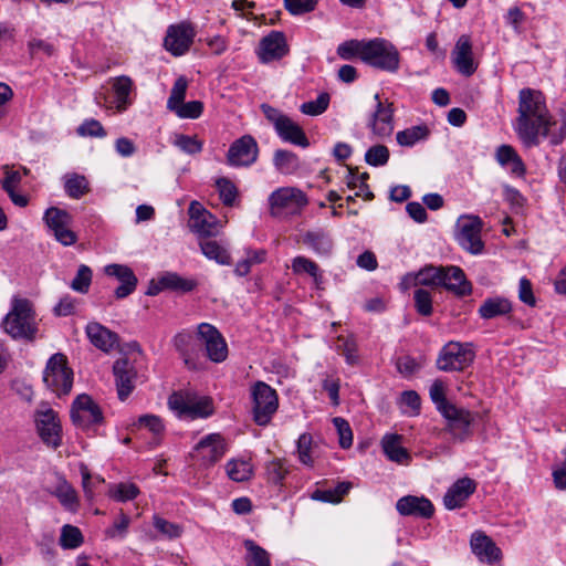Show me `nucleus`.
<instances>
[{
  "label": "nucleus",
  "instance_id": "3c124183",
  "mask_svg": "<svg viewBox=\"0 0 566 566\" xmlns=\"http://www.w3.org/2000/svg\"><path fill=\"white\" fill-rule=\"evenodd\" d=\"M92 270L85 265L81 264L77 269V273L71 283L72 290L78 293H87L92 283Z\"/></svg>",
  "mask_w": 566,
  "mask_h": 566
},
{
  "label": "nucleus",
  "instance_id": "c756f323",
  "mask_svg": "<svg viewBox=\"0 0 566 566\" xmlns=\"http://www.w3.org/2000/svg\"><path fill=\"white\" fill-rule=\"evenodd\" d=\"M303 243L318 255L328 256L333 251V240L323 230L307 231L303 235Z\"/></svg>",
  "mask_w": 566,
  "mask_h": 566
},
{
  "label": "nucleus",
  "instance_id": "a878e982",
  "mask_svg": "<svg viewBox=\"0 0 566 566\" xmlns=\"http://www.w3.org/2000/svg\"><path fill=\"white\" fill-rule=\"evenodd\" d=\"M118 398L124 401L134 389L136 371L127 359H118L113 366Z\"/></svg>",
  "mask_w": 566,
  "mask_h": 566
},
{
  "label": "nucleus",
  "instance_id": "5701e85b",
  "mask_svg": "<svg viewBox=\"0 0 566 566\" xmlns=\"http://www.w3.org/2000/svg\"><path fill=\"white\" fill-rule=\"evenodd\" d=\"M190 229L200 237H211L217 234V219L208 210L201 208L198 202H192L189 208Z\"/></svg>",
  "mask_w": 566,
  "mask_h": 566
},
{
  "label": "nucleus",
  "instance_id": "bb28decb",
  "mask_svg": "<svg viewBox=\"0 0 566 566\" xmlns=\"http://www.w3.org/2000/svg\"><path fill=\"white\" fill-rule=\"evenodd\" d=\"M86 334L91 343L103 352L113 349L117 343V335L98 323H90Z\"/></svg>",
  "mask_w": 566,
  "mask_h": 566
},
{
  "label": "nucleus",
  "instance_id": "2eb2a0df",
  "mask_svg": "<svg viewBox=\"0 0 566 566\" xmlns=\"http://www.w3.org/2000/svg\"><path fill=\"white\" fill-rule=\"evenodd\" d=\"M459 244L471 254H480L484 243L481 240L482 220L479 217H463L459 220Z\"/></svg>",
  "mask_w": 566,
  "mask_h": 566
},
{
  "label": "nucleus",
  "instance_id": "603ef678",
  "mask_svg": "<svg viewBox=\"0 0 566 566\" xmlns=\"http://www.w3.org/2000/svg\"><path fill=\"white\" fill-rule=\"evenodd\" d=\"M389 156V149L385 145H375L366 151L365 160L368 165L378 167L386 165Z\"/></svg>",
  "mask_w": 566,
  "mask_h": 566
},
{
  "label": "nucleus",
  "instance_id": "49530a36",
  "mask_svg": "<svg viewBox=\"0 0 566 566\" xmlns=\"http://www.w3.org/2000/svg\"><path fill=\"white\" fill-rule=\"evenodd\" d=\"M216 187L222 203L227 207H232L238 197V188L235 185L230 179L221 177L217 179Z\"/></svg>",
  "mask_w": 566,
  "mask_h": 566
},
{
  "label": "nucleus",
  "instance_id": "ea45409f",
  "mask_svg": "<svg viewBox=\"0 0 566 566\" xmlns=\"http://www.w3.org/2000/svg\"><path fill=\"white\" fill-rule=\"evenodd\" d=\"M64 189L69 197L80 199L88 192V181L84 176L73 174L64 177Z\"/></svg>",
  "mask_w": 566,
  "mask_h": 566
},
{
  "label": "nucleus",
  "instance_id": "58836bf2",
  "mask_svg": "<svg viewBox=\"0 0 566 566\" xmlns=\"http://www.w3.org/2000/svg\"><path fill=\"white\" fill-rule=\"evenodd\" d=\"M200 249L208 259L214 260L219 264L229 265L231 263V258L227 249L214 240L201 241Z\"/></svg>",
  "mask_w": 566,
  "mask_h": 566
},
{
  "label": "nucleus",
  "instance_id": "e433bc0d",
  "mask_svg": "<svg viewBox=\"0 0 566 566\" xmlns=\"http://www.w3.org/2000/svg\"><path fill=\"white\" fill-rule=\"evenodd\" d=\"M245 547V564L247 566H271L270 554L252 539L243 542Z\"/></svg>",
  "mask_w": 566,
  "mask_h": 566
},
{
  "label": "nucleus",
  "instance_id": "4be33fe9",
  "mask_svg": "<svg viewBox=\"0 0 566 566\" xmlns=\"http://www.w3.org/2000/svg\"><path fill=\"white\" fill-rule=\"evenodd\" d=\"M396 509L400 515L430 518L434 513V507L430 500L424 496L406 495L396 503Z\"/></svg>",
  "mask_w": 566,
  "mask_h": 566
},
{
  "label": "nucleus",
  "instance_id": "7c9ffc66",
  "mask_svg": "<svg viewBox=\"0 0 566 566\" xmlns=\"http://www.w3.org/2000/svg\"><path fill=\"white\" fill-rule=\"evenodd\" d=\"M174 346L189 368H196V340L190 333L181 332L174 337Z\"/></svg>",
  "mask_w": 566,
  "mask_h": 566
},
{
  "label": "nucleus",
  "instance_id": "b1692460",
  "mask_svg": "<svg viewBox=\"0 0 566 566\" xmlns=\"http://www.w3.org/2000/svg\"><path fill=\"white\" fill-rule=\"evenodd\" d=\"M196 450L206 465H212L226 453L224 440L219 433H210L198 442Z\"/></svg>",
  "mask_w": 566,
  "mask_h": 566
},
{
  "label": "nucleus",
  "instance_id": "0e129e2a",
  "mask_svg": "<svg viewBox=\"0 0 566 566\" xmlns=\"http://www.w3.org/2000/svg\"><path fill=\"white\" fill-rule=\"evenodd\" d=\"M333 423L337 430V433L339 436V446L343 449H348L353 444V432L350 429L349 423L340 418L336 417L333 419Z\"/></svg>",
  "mask_w": 566,
  "mask_h": 566
},
{
  "label": "nucleus",
  "instance_id": "9d476101",
  "mask_svg": "<svg viewBox=\"0 0 566 566\" xmlns=\"http://www.w3.org/2000/svg\"><path fill=\"white\" fill-rule=\"evenodd\" d=\"M441 415L447 420L446 430L454 441L463 442L471 437V424L474 421V416L470 410L452 405L447 407Z\"/></svg>",
  "mask_w": 566,
  "mask_h": 566
},
{
  "label": "nucleus",
  "instance_id": "393cba45",
  "mask_svg": "<svg viewBox=\"0 0 566 566\" xmlns=\"http://www.w3.org/2000/svg\"><path fill=\"white\" fill-rule=\"evenodd\" d=\"M105 273L120 282V285L115 290L117 298H124L135 291L138 281L133 270L127 265L108 264L105 266Z\"/></svg>",
  "mask_w": 566,
  "mask_h": 566
},
{
  "label": "nucleus",
  "instance_id": "6ab92c4d",
  "mask_svg": "<svg viewBox=\"0 0 566 566\" xmlns=\"http://www.w3.org/2000/svg\"><path fill=\"white\" fill-rule=\"evenodd\" d=\"M470 545L474 555L482 563L494 564L502 557V552L494 541L481 531L472 534Z\"/></svg>",
  "mask_w": 566,
  "mask_h": 566
},
{
  "label": "nucleus",
  "instance_id": "f3484780",
  "mask_svg": "<svg viewBox=\"0 0 566 566\" xmlns=\"http://www.w3.org/2000/svg\"><path fill=\"white\" fill-rule=\"evenodd\" d=\"M375 99L376 109L370 116L368 127L374 135L380 138L388 137L394 132V105L388 102L382 103L378 94L375 95Z\"/></svg>",
  "mask_w": 566,
  "mask_h": 566
},
{
  "label": "nucleus",
  "instance_id": "a211bd4d",
  "mask_svg": "<svg viewBox=\"0 0 566 566\" xmlns=\"http://www.w3.org/2000/svg\"><path fill=\"white\" fill-rule=\"evenodd\" d=\"M289 53V45L283 32L271 31L259 45V59L262 63L281 60Z\"/></svg>",
  "mask_w": 566,
  "mask_h": 566
},
{
  "label": "nucleus",
  "instance_id": "7ed1b4c3",
  "mask_svg": "<svg viewBox=\"0 0 566 566\" xmlns=\"http://www.w3.org/2000/svg\"><path fill=\"white\" fill-rule=\"evenodd\" d=\"M2 326L13 339H35L38 324L32 303L27 298L14 297L10 312L3 318Z\"/></svg>",
  "mask_w": 566,
  "mask_h": 566
},
{
  "label": "nucleus",
  "instance_id": "13d9d810",
  "mask_svg": "<svg viewBox=\"0 0 566 566\" xmlns=\"http://www.w3.org/2000/svg\"><path fill=\"white\" fill-rule=\"evenodd\" d=\"M154 527L165 537L177 538L182 533V527L179 524L169 522L158 515L154 516Z\"/></svg>",
  "mask_w": 566,
  "mask_h": 566
},
{
  "label": "nucleus",
  "instance_id": "4c0bfd02",
  "mask_svg": "<svg viewBox=\"0 0 566 566\" xmlns=\"http://www.w3.org/2000/svg\"><path fill=\"white\" fill-rule=\"evenodd\" d=\"M227 474L235 482H245L253 475V467L248 460L232 459L227 463Z\"/></svg>",
  "mask_w": 566,
  "mask_h": 566
},
{
  "label": "nucleus",
  "instance_id": "2f4dec72",
  "mask_svg": "<svg viewBox=\"0 0 566 566\" xmlns=\"http://www.w3.org/2000/svg\"><path fill=\"white\" fill-rule=\"evenodd\" d=\"M160 284L165 290L177 293H188L197 286L196 280L184 277L176 272H166L161 274Z\"/></svg>",
  "mask_w": 566,
  "mask_h": 566
},
{
  "label": "nucleus",
  "instance_id": "f03ea898",
  "mask_svg": "<svg viewBox=\"0 0 566 566\" xmlns=\"http://www.w3.org/2000/svg\"><path fill=\"white\" fill-rule=\"evenodd\" d=\"M415 284L423 286H443L457 296L469 295L471 283L459 266H426L415 275Z\"/></svg>",
  "mask_w": 566,
  "mask_h": 566
},
{
  "label": "nucleus",
  "instance_id": "338daca9",
  "mask_svg": "<svg viewBox=\"0 0 566 566\" xmlns=\"http://www.w3.org/2000/svg\"><path fill=\"white\" fill-rule=\"evenodd\" d=\"M312 436L303 433L297 440V453L300 461L305 465H312L313 459L311 457Z\"/></svg>",
  "mask_w": 566,
  "mask_h": 566
},
{
  "label": "nucleus",
  "instance_id": "c85d7f7f",
  "mask_svg": "<svg viewBox=\"0 0 566 566\" xmlns=\"http://www.w3.org/2000/svg\"><path fill=\"white\" fill-rule=\"evenodd\" d=\"M275 130L284 142L303 148H306L310 145L308 138L302 127L290 117L285 118Z\"/></svg>",
  "mask_w": 566,
  "mask_h": 566
},
{
  "label": "nucleus",
  "instance_id": "6e6d98bb",
  "mask_svg": "<svg viewBox=\"0 0 566 566\" xmlns=\"http://www.w3.org/2000/svg\"><path fill=\"white\" fill-rule=\"evenodd\" d=\"M416 311L422 316L432 314V296L431 293L423 289H417L413 293Z\"/></svg>",
  "mask_w": 566,
  "mask_h": 566
},
{
  "label": "nucleus",
  "instance_id": "aec40b11",
  "mask_svg": "<svg viewBox=\"0 0 566 566\" xmlns=\"http://www.w3.org/2000/svg\"><path fill=\"white\" fill-rule=\"evenodd\" d=\"M455 69L464 76H471L478 69L473 60L472 43L468 35H461L452 52Z\"/></svg>",
  "mask_w": 566,
  "mask_h": 566
},
{
  "label": "nucleus",
  "instance_id": "09e8293b",
  "mask_svg": "<svg viewBox=\"0 0 566 566\" xmlns=\"http://www.w3.org/2000/svg\"><path fill=\"white\" fill-rule=\"evenodd\" d=\"M189 418H202L212 413V402L208 397H197L191 392V402L189 403Z\"/></svg>",
  "mask_w": 566,
  "mask_h": 566
},
{
  "label": "nucleus",
  "instance_id": "f8f14e48",
  "mask_svg": "<svg viewBox=\"0 0 566 566\" xmlns=\"http://www.w3.org/2000/svg\"><path fill=\"white\" fill-rule=\"evenodd\" d=\"M197 337L205 346L207 357L213 363H222L228 357V346L221 333L211 324L201 323Z\"/></svg>",
  "mask_w": 566,
  "mask_h": 566
},
{
  "label": "nucleus",
  "instance_id": "c9c22d12",
  "mask_svg": "<svg viewBox=\"0 0 566 566\" xmlns=\"http://www.w3.org/2000/svg\"><path fill=\"white\" fill-rule=\"evenodd\" d=\"M512 310L511 303L506 298H488L479 308V314L485 319H491L500 315H505Z\"/></svg>",
  "mask_w": 566,
  "mask_h": 566
},
{
  "label": "nucleus",
  "instance_id": "680f3d73",
  "mask_svg": "<svg viewBox=\"0 0 566 566\" xmlns=\"http://www.w3.org/2000/svg\"><path fill=\"white\" fill-rule=\"evenodd\" d=\"M292 270L296 274L307 273L312 277H314L315 281H317L318 265L314 261H312L305 256L294 258L292 261Z\"/></svg>",
  "mask_w": 566,
  "mask_h": 566
},
{
  "label": "nucleus",
  "instance_id": "423d86ee",
  "mask_svg": "<svg viewBox=\"0 0 566 566\" xmlns=\"http://www.w3.org/2000/svg\"><path fill=\"white\" fill-rule=\"evenodd\" d=\"M43 381L59 397L71 392L73 371L67 366V358L61 353L54 354L46 364Z\"/></svg>",
  "mask_w": 566,
  "mask_h": 566
},
{
  "label": "nucleus",
  "instance_id": "f704fd0d",
  "mask_svg": "<svg viewBox=\"0 0 566 566\" xmlns=\"http://www.w3.org/2000/svg\"><path fill=\"white\" fill-rule=\"evenodd\" d=\"M52 494L59 499L65 510L71 512H75L77 510L78 497L76 491L66 480L60 479Z\"/></svg>",
  "mask_w": 566,
  "mask_h": 566
},
{
  "label": "nucleus",
  "instance_id": "cd10ccee",
  "mask_svg": "<svg viewBox=\"0 0 566 566\" xmlns=\"http://www.w3.org/2000/svg\"><path fill=\"white\" fill-rule=\"evenodd\" d=\"M402 437L396 433L385 434L381 439L382 451L386 457L397 463H406L410 460V454L401 446Z\"/></svg>",
  "mask_w": 566,
  "mask_h": 566
},
{
  "label": "nucleus",
  "instance_id": "5fc2aeb1",
  "mask_svg": "<svg viewBox=\"0 0 566 566\" xmlns=\"http://www.w3.org/2000/svg\"><path fill=\"white\" fill-rule=\"evenodd\" d=\"M329 104V95L322 93L315 101L305 102L301 105V112L306 115L317 116L324 113Z\"/></svg>",
  "mask_w": 566,
  "mask_h": 566
},
{
  "label": "nucleus",
  "instance_id": "de8ad7c7",
  "mask_svg": "<svg viewBox=\"0 0 566 566\" xmlns=\"http://www.w3.org/2000/svg\"><path fill=\"white\" fill-rule=\"evenodd\" d=\"M172 144L188 155L201 153L203 144L196 136L176 134Z\"/></svg>",
  "mask_w": 566,
  "mask_h": 566
},
{
  "label": "nucleus",
  "instance_id": "4d7b16f0",
  "mask_svg": "<svg viewBox=\"0 0 566 566\" xmlns=\"http://www.w3.org/2000/svg\"><path fill=\"white\" fill-rule=\"evenodd\" d=\"M429 395L440 413L443 412L447 407L453 405L446 398L444 385L439 379L434 380L430 386Z\"/></svg>",
  "mask_w": 566,
  "mask_h": 566
},
{
  "label": "nucleus",
  "instance_id": "0eeeda50",
  "mask_svg": "<svg viewBox=\"0 0 566 566\" xmlns=\"http://www.w3.org/2000/svg\"><path fill=\"white\" fill-rule=\"evenodd\" d=\"M474 357L472 344L449 342L438 355L437 367L443 371H461L473 363Z\"/></svg>",
  "mask_w": 566,
  "mask_h": 566
},
{
  "label": "nucleus",
  "instance_id": "39448f33",
  "mask_svg": "<svg viewBox=\"0 0 566 566\" xmlns=\"http://www.w3.org/2000/svg\"><path fill=\"white\" fill-rule=\"evenodd\" d=\"M363 62L375 69L395 73L399 69L400 54L388 40L375 38L366 41Z\"/></svg>",
  "mask_w": 566,
  "mask_h": 566
},
{
  "label": "nucleus",
  "instance_id": "a18cd8bd",
  "mask_svg": "<svg viewBox=\"0 0 566 566\" xmlns=\"http://www.w3.org/2000/svg\"><path fill=\"white\" fill-rule=\"evenodd\" d=\"M190 391H175L168 398L169 408L179 417H189Z\"/></svg>",
  "mask_w": 566,
  "mask_h": 566
},
{
  "label": "nucleus",
  "instance_id": "8fccbe9b",
  "mask_svg": "<svg viewBox=\"0 0 566 566\" xmlns=\"http://www.w3.org/2000/svg\"><path fill=\"white\" fill-rule=\"evenodd\" d=\"M187 87L188 81L185 76H180L175 81L170 96L167 101L168 109L172 111L174 108H177V106L185 101Z\"/></svg>",
  "mask_w": 566,
  "mask_h": 566
},
{
  "label": "nucleus",
  "instance_id": "052dcab7",
  "mask_svg": "<svg viewBox=\"0 0 566 566\" xmlns=\"http://www.w3.org/2000/svg\"><path fill=\"white\" fill-rule=\"evenodd\" d=\"M203 111V104L200 101H191L188 103H181L174 108L172 112L180 118H198Z\"/></svg>",
  "mask_w": 566,
  "mask_h": 566
},
{
  "label": "nucleus",
  "instance_id": "79ce46f5",
  "mask_svg": "<svg viewBox=\"0 0 566 566\" xmlns=\"http://www.w3.org/2000/svg\"><path fill=\"white\" fill-rule=\"evenodd\" d=\"M350 488V482H340L332 490H316L313 493V499L323 502L338 503L342 497L349 492Z\"/></svg>",
  "mask_w": 566,
  "mask_h": 566
},
{
  "label": "nucleus",
  "instance_id": "9b49d317",
  "mask_svg": "<svg viewBox=\"0 0 566 566\" xmlns=\"http://www.w3.org/2000/svg\"><path fill=\"white\" fill-rule=\"evenodd\" d=\"M35 423L42 441L54 449L62 443L61 424L57 413L48 406H41L35 412Z\"/></svg>",
  "mask_w": 566,
  "mask_h": 566
},
{
  "label": "nucleus",
  "instance_id": "bf43d9fd",
  "mask_svg": "<svg viewBox=\"0 0 566 566\" xmlns=\"http://www.w3.org/2000/svg\"><path fill=\"white\" fill-rule=\"evenodd\" d=\"M77 134L83 137H98L106 136V130L103 125L94 118L85 119L76 129Z\"/></svg>",
  "mask_w": 566,
  "mask_h": 566
},
{
  "label": "nucleus",
  "instance_id": "72a5a7b5",
  "mask_svg": "<svg viewBox=\"0 0 566 566\" xmlns=\"http://www.w3.org/2000/svg\"><path fill=\"white\" fill-rule=\"evenodd\" d=\"M429 135V127L426 124H421L398 132L396 140L402 147H412L418 142L426 140Z\"/></svg>",
  "mask_w": 566,
  "mask_h": 566
},
{
  "label": "nucleus",
  "instance_id": "dca6fc26",
  "mask_svg": "<svg viewBox=\"0 0 566 566\" xmlns=\"http://www.w3.org/2000/svg\"><path fill=\"white\" fill-rule=\"evenodd\" d=\"M196 33L190 23L170 25L164 40V45L175 56L185 54L192 44Z\"/></svg>",
  "mask_w": 566,
  "mask_h": 566
},
{
  "label": "nucleus",
  "instance_id": "c03bdc74",
  "mask_svg": "<svg viewBox=\"0 0 566 566\" xmlns=\"http://www.w3.org/2000/svg\"><path fill=\"white\" fill-rule=\"evenodd\" d=\"M83 535L78 527L66 524L61 530L60 545L64 549H74L83 544Z\"/></svg>",
  "mask_w": 566,
  "mask_h": 566
},
{
  "label": "nucleus",
  "instance_id": "f257e3e1",
  "mask_svg": "<svg viewBox=\"0 0 566 566\" xmlns=\"http://www.w3.org/2000/svg\"><path fill=\"white\" fill-rule=\"evenodd\" d=\"M516 133L526 147L537 146L539 136L547 137L551 119L541 92L523 88L518 95Z\"/></svg>",
  "mask_w": 566,
  "mask_h": 566
},
{
  "label": "nucleus",
  "instance_id": "412c9836",
  "mask_svg": "<svg viewBox=\"0 0 566 566\" xmlns=\"http://www.w3.org/2000/svg\"><path fill=\"white\" fill-rule=\"evenodd\" d=\"M476 483L464 476L457 480L443 496V504L448 510L462 507L467 500L474 493Z\"/></svg>",
  "mask_w": 566,
  "mask_h": 566
},
{
  "label": "nucleus",
  "instance_id": "69168bd1",
  "mask_svg": "<svg viewBox=\"0 0 566 566\" xmlns=\"http://www.w3.org/2000/svg\"><path fill=\"white\" fill-rule=\"evenodd\" d=\"M337 349L345 356V359L349 365L357 363V345L354 338H344L339 336Z\"/></svg>",
  "mask_w": 566,
  "mask_h": 566
},
{
  "label": "nucleus",
  "instance_id": "774afa93",
  "mask_svg": "<svg viewBox=\"0 0 566 566\" xmlns=\"http://www.w3.org/2000/svg\"><path fill=\"white\" fill-rule=\"evenodd\" d=\"M286 474L287 469L284 467L282 460H273L266 465L268 480L274 484L281 483Z\"/></svg>",
  "mask_w": 566,
  "mask_h": 566
},
{
  "label": "nucleus",
  "instance_id": "20e7f679",
  "mask_svg": "<svg viewBox=\"0 0 566 566\" xmlns=\"http://www.w3.org/2000/svg\"><path fill=\"white\" fill-rule=\"evenodd\" d=\"M270 214L273 218L286 220L300 216L308 205L304 191L295 187H282L274 190L269 197Z\"/></svg>",
  "mask_w": 566,
  "mask_h": 566
},
{
  "label": "nucleus",
  "instance_id": "6e6552de",
  "mask_svg": "<svg viewBox=\"0 0 566 566\" xmlns=\"http://www.w3.org/2000/svg\"><path fill=\"white\" fill-rule=\"evenodd\" d=\"M253 401V420L259 426H266L279 407L276 391L264 381H256L251 388Z\"/></svg>",
  "mask_w": 566,
  "mask_h": 566
},
{
  "label": "nucleus",
  "instance_id": "864d4df0",
  "mask_svg": "<svg viewBox=\"0 0 566 566\" xmlns=\"http://www.w3.org/2000/svg\"><path fill=\"white\" fill-rule=\"evenodd\" d=\"M130 524V518L123 511L119 512L118 517L114 521L113 525L105 530V535L108 538H124L127 534Z\"/></svg>",
  "mask_w": 566,
  "mask_h": 566
},
{
  "label": "nucleus",
  "instance_id": "ddd939ff",
  "mask_svg": "<svg viewBox=\"0 0 566 566\" xmlns=\"http://www.w3.org/2000/svg\"><path fill=\"white\" fill-rule=\"evenodd\" d=\"M259 156V146L251 135H244L234 140L227 153V164L231 167H249Z\"/></svg>",
  "mask_w": 566,
  "mask_h": 566
},
{
  "label": "nucleus",
  "instance_id": "1a4fd4ad",
  "mask_svg": "<svg viewBox=\"0 0 566 566\" xmlns=\"http://www.w3.org/2000/svg\"><path fill=\"white\" fill-rule=\"evenodd\" d=\"M71 418L73 423L83 430H90L94 426L101 424L104 420L99 406L91 396L85 394L77 396L73 401Z\"/></svg>",
  "mask_w": 566,
  "mask_h": 566
},
{
  "label": "nucleus",
  "instance_id": "4468645a",
  "mask_svg": "<svg viewBox=\"0 0 566 566\" xmlns=\"http://www.w3.org/2000/svg\"><path fill=\"white\" fill-rule=\"evenodd\" d=\"M44 220L55 239L63 245H72L77 241V235L69 228L72 217L65 210L51 207L45 211Z\"/></svg>",
  "mask_w": 566,
  "mask_h": 566
},
{
  "label": "nucleus",
  "instance_id": "37998d69",
  "mask_svg": "<svg viewBox=\"0 0 566 566\" xmlns=\"http://www.w3.org/2000/svg\"><path fill=\"white\" fill-rule=\"evenodd\" d=\"M367 40H348L337 46V55L343 60L359 57L363 61Z\"/></svg>",
  "mask_w": 566,
  "mask_h": 566
},
{
  "label": "nucleus",
  "instance_id": "473e14b6",
  "mask_svg": "<svg viewBox=\"0 0 566 566\" xmlns=\"http://www.w3.org/2000/svg\"><path fill=\"white\" fill-rule=\"evenodd\" d=\"M133 90V81L129 76L122 75L113 78V91L116 97L117 109L125 111L132 104L129 97Z\"/></svg>",
  "mask_w": 566,
  "mask_h": 566
},
{
  "label": "nucleus",
  "instance_id": "a19ab883",
  "mask_svg": "<svg viewBox=\"0 0 566 566\" xmlns=\"http://www.w3.org/2000/svg\"><path fill=\"white\" fill-rule=\"evenodd\" d=\"M274 166L285 175L293 174L298 168L297 156L289 150L277 149L273 157Z\"/></svg>",
  "mask_w": 566,
  "mask_h": 566
},
{
  "label": "nucleus",
  "instance_id": "e2e57ef3",
  "mask_svg": "<svg viewBox=\"0 0 566 566\" xmlns=\"http://www.w3.org/2000/svg\"><path fill=\"white\" fill-rule=\"evenodd\" d=\"M111 494L115 500L126 502L134 500L139 494V490L134 483H119L114 486Z\"/></svg>",
  "mask_w": 566,
  "mask_h": 566
}]
</instances>
